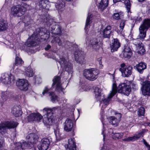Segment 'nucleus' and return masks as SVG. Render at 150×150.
<instances>
[{"label":"nucleus","mask_w":150,"mask_h":150,"mask_svg":"<svg viewBox=\"0 0 150 150\" xmlns=\"http://www.w3.org/2000/svg\"><path fill=\"white\" fill-rule=\"evenodd\" d=\"M26 10L24 6L20 5L14 6L11 8V13L15 17H20L24 14Z\"/></svg>","instance_id":"6e6552de"},{"label":"nucleus","mask_w":150,"mask_h":150,"mask_svg":"<svg viewBox=\"0 0 150 150\" xmlns=\"http://www.w3.org/2000/svg\"><path fill=\"white\" fill-rule=\"evenodd\" d=\"M90 44L93 49L97 50L100 47L101 42L99 38H94L90 40Z\"/></svg>","instance_id":"5701e85b"},{"label":"nucleus","mask_w":150,"mask_h":150,"mask_svg":"<svg viewBox=\"0 0 150 150\" xmlns=\"http://www.w3.org/2000/svg\"><path fill=\"white\" fill-rule=\"evenodd\" d=\"M125 20H121L120 24L119 30L117 31L118 33L120 34L122 36L124 35L123 29L125 25Z\"/></svg>","instance_id":"f704fd0d"},{"label":"nucleus","mask_w":150,"mask_h":150,"mask_svg":"<svg viewBox=\"0 0 150 150\" xmlns=\"http://www.w3.org/2000/svg\"><path fill=\"white\" fill-rule=\"evenodd\" d=\"M118 91L119 93H122L124 95L128 96L131 91V87L129 85L123 83L119 85Z\"/></svg>","instance_id":"f8f14e48"},{"label":"nucleus","mask_w":150,"mask_h":150,"mask_svg":"<svg viewBox=\"0 0 150 150\" xmlns=\"http://www.w3.org/2000/svg\"><path fill=\"white\" fill-rule=\"evenodd\" d=\"M113 1L114 3H116L117 2L119 1H123L124 0H113Z\"/></svg>","instance_id":"69168bd1"},{"label":"nucleus","mask_w":150,"mask_h":150,"mask_svg":"<svg viewBox=\"0 0 150 150\" xmlns=\"http://www.w3.org/2000/svg\"><path fill=\"white\" fill-rule=\"evenodd\" d=\"M85 56L83 52L82 51H76L75 52L74 57L76 61L81 64H84L85 63Z\"/></svg>","instance_id":"4468645a"},{"label":"nucleus","mask_w":150,"mask_h":150,"mask_svg":"<svg viewBox=\"0 0 150 150\" xmlns=\"http://www.w3.org/2000/svg\"><path fill=\"white\" fill-rule=\"evenodd\" d=\"M125 4L126 6L127 12L129 13L130 10L131 4L129 0H125Z\"/></svg>","instance_id":"09e8293b"},{"label":"nucleus","mask_w":150,"mask_h":150,"mask_svg":"<svg viewBox=\"0 0 150 150\" xmlns=\"http://www.w3.org/2000/svg\"><path fill=\"white\" fill-rule=\"evenodd\" d=\"M35 112L31 113L28 116V122L35 121Z\"/></svg>","instance_id":"8fccbe9b"},{"label":"nucleus","mask_w":150,"mask_h":150,"mask_svg":"<svg viewBox=\"0 0 150 150\" xmlns=\"http://www.w3.org/2000/svg\"><path fill=\"white\" fill-rule=\"evenodd\" d=\"M138 38L136 39H134L133 40V42L135 45L136 46V47H137L139 46H140L142 45V43L141 41H142L144 39H142L140 38L139 37V35H138Z\"/></svg>","instance_id":"58836bf2"},{"label":"nucleus","mask_w":150,"mask_h":150,"mask_svg":"<svg viewBox=\"0 0 150 150\" xmlns=\"http://www.w3.org/2000/svg\"><path fill=\"white\" fill-rule=\"evenodd\" d=\"M117 92V85L114 82L112 84V90L110 93L108 95V98H102L101 100H100V104H103L102 106L104 105L105 106L107 105L110 100V99L114 95H115Z\"/></svg>","instance_id":"9d476101"},{"label":"nucleus","mask_w":150,"mask_h":150,"mask_svg":"<svg viewBox=\"0 0 150 150\" xmlns=\"http://www.w3.org/2000/svg\"><path fill=\"white\" fill-rule=\"evenodd\" d=\"M12 79L13 81L14 80L13 76L11 74H3L1 77V81L3 83L7 85L11 83V80Z\"/></svg>","instance_id":"a211bd4d"},{"label":"nucleus","mask_w":150,"mask_h":150,"mask_svg":"<svg viewBox=\"0 0 150 150\" xmlns=\"http://www.w3.org/2000/svg\"><path fill=\"white\" fill-rule=\"evenodd\" d=\"M41 79L40 78H38V77H35V82L38 83L40 81Z\"/></svg>","instance_id":"052dcab7"},{"label":"nucleus","mask_w":150,"mask_h":150,"mask_svg":"<svg viewBox=\"0 0 150 150\" xmlns=\"http://www.w3.org/2000/svg\"><path fill=\"white\" fill-rule=\"evenodd\" d=\"M16 85L21 90L26 91L28 88L29 84L28 81L24 79H19L16 83Z\"/></svg>","instance_id":"ddd939ff"},{"label":"nucleus","mask_w":150,"mask_h":150,"mask_svg":"<svg viewBox=\"0 0 150 150\" xmlns=\"http://www.w3.org/2000/svg\"><path fill=\"white\" fill-rule=\"evenodd\" d=\"M29 19V18H28L27 16H25L24 18V19L25 21H27L28 20H29V21H28L24 22L25 23V26L29 25V24L30 23L33 22V21L32 20H30Z\"/></svg>","instance_id":"5fc2aeb1"},{"label":"nucleus","mask_w":150,"mask_h":150,"mask_svg":"<svg viewBox=\"0 0 150 150\" xmlns=\"http://www.w3.org/2000/svg\"><path fill=\"white\" fill-rule=\"evenodd\" d=\"M123 134V133L122 132L114 133L113 132H112L111 134V135L113 139L117 140L122 138Z\"/></svg>","instance_id":"e433bc0d"},{"label":"nucleus","mask_w":150,"mask_h":150,"mask_svg":"<svg viewBox=\"0 0 150 150\" xmlns=\"http://www.w3.org/2000/svg\"><path fill=\"white\" fill-rule=\"evenodd\" d=\"M13 114L16 117H18L22 114V112L21 110V107L20 106H14L12 111Z\"/></svg>","instance_id":"cd10ccee"},{"label":"nucleus","mask_w":150,"mask_h":150,"mask_svg":"<svg viewBox=\"0 0 150 150\" xmlns=\"http://www.w3.org/2000/svg\"><path fill=\"white\" fill-rule=\"evenodd\" d=\"M136 48L138 50V53L141 54H142L145 52V50L144 48L142 45L139 46L138 47H137Z\"/></svg>","instance_id":"79ce46f5"},{"label":"nucleus","mask_w":150,"mask_h":150,"mask_svg":"<svg viewBox=\"0 0 150 150\" xmlns=\"http://www.w3.org/2000/svg\"><path fill=\"white\" fill-rule=\"evenodd\" d=\"M99 74L98 70L96 69H86L84 71V75L86 78L90 81H94L97 78Z\"/></svg>","instance_id":"0eeeda50"},{"label":"nucleus","mask_w":150,"mask_h":150,"mask_svg":"<svg viewBox=\"0 0 150 150\" xmlns=\"http://www.w3.org/2000/svg\"><path fill=\"white\" fill-rule=\"evenodd\" d=\"M112 145H109L106 144H104L103 145V147L101 148V150L103 149L105 150H113V149H112Z\"/></svg>","instance_id":"49530a36"},{"label":"nucleus","mask_w":150,"mask_h":150,"mask_svg":"<svg viewBox=\"0 0 150 150\" xmlns=\"http://www.w3.org/2000/svg\"><path fill=\"white\" fill-rule=\"evenodd\" d=\"M55 5L57 10L62 11L65 6V3L62 0H59L55 3Z\"/></svg>","instance_id":"7c9ffc66"},{"label":"nucleus","mask_w":150,"mask_h":150,"mask_svg":"<svg viewBox=\"0 0 150 150\" xmlns=\"http://www.w3.org/2000/svg\"><path fill=\"white\" fill-rule=\"evenodd\" d=\"M23 63L21 59L16 55L15 65L17 66L22 64Z\"/></svg>","instance_id":"37998d69"},{"label":"nucleus","mask_w":150,"mask_h":150,"mask_svg":"<svg viewBox=\"0 0 150 150\" xmlns=\"http://www.w3.org/2000/svg\"><path fill=\"white\" fill-rule=\"evenodd\" d=\"M71 45V43L67 41H64V42L62 43V46L66 48H68L70 47Z\"/></svg>","instance_id":"3c124183"},{"label":"nucleus","mask_w":150,"mask_h":150,"mask_svg":"<svg viewBox=\"0 0 150 150\" xmlns=\"http://www.w3.org/2000/svg\"><path fill=\"white\" fill-rule=\"evenodd\" d=\"M92 15L90 13H88L86 21L85 27V30H86L90 27V24L92 22Z\"/></svg>","instance_id":"c9c22d12"},{"label":"nucleus","mask_w":150,"mask_h":150,"mask_svg":"<svg viewBox=\"0 0 150 150\" xmlns=\"http://www.w3.org/2000/svg\"><path fill=\"white\" fill-rule=\"evenodd\" d=\"M150 28V19H145L140 26L139 37L141 39H144L146 36V31Z\"/></svg>","instance_id":"20e7f679"},{"label":"nucleus","mask_w":150,"mask_h":150,"mask_svg":"<svg viewBox=\"0 0 150 150\" xmlns=\"http://www.w3.org/2000/svg\"><path fill=\"white\" fill-rule=\"evenodd\" d=\"M38 138L37 136L34 133L29 134L26 137L28 142L31 144H36L38 142Z\"/></svg>","instance_id":"4be33fe9"},{"label":"nucleus","mask_w":150,"mask_h":150,"mask_svg":"<svg viewBox=\"0 0 150 150\" xmlns=\"http://www.w3.org/2000/svg\"><path fill=\"white\" fill-rule=\"evenodd\" d=\"M132 53L129 47L127 45L124 46V49L123 51V54L125 58H129L130 57Z\"/></svg>","instance_id":"393cba45"},{"label":"nucleus","mask_w":150,"mask_h":150,"mask_svg":"<svg viewBox=\"0 0 150 150\" xmlns=\"http://www.w3.org/2000/svg\"><path fill=\"white\" fill-rule=\"evenodd\" d=\"M102 58L101 57H99L97 59V61L98 62L99 64L100 65L99 67L100 69H102L103 67V65L102 64Z\"/></svg>","instance_id":"6e6d98bb"},{"label":"nucleus","mask_w":150,"mask_h":150,"mask_svg":"<svg viewBox=\"0 0 150 150\" xmlns=\"http://www.w3.org/2000/svg\"><path fill=\"white\" fill-rule=\"evenodd\" d=\"M4 144V140L3 138L1 137L0 139V148L3 146Z\"/></svg>","instance_id":"13d9d810"},{"label":"nucleus","mask_w":150,"mask_h":150,"mask_svg":"<svg viewBox=\"0 0 150 150\" xmlns=\"http://www.w3.org/2000/svg\"><path fill=\"white\" fill-rule=\"evenodd\" d=\"M18 123L15 121H7L0 124V133L4 134L7 133L8 130L16 127Z\"/></svg>","instance_id":"423d86ee"},{"label":"nucleus","mask_w":150,"mask_h":150,"mask_svg":"<svg viewBox=\"0 0 150 150\" xmlns=\"http://www.w3.org/2000/svg\"><path fill=\"white\" fill-rule=\"evenodd\" d=\"M143 142L146 146H147V150H150V146L148 144L146 141L144 139H143Z\"/></svg>","instance_id":"bf43d9fd"},{"label":"nucleus","mask_w":150,"mask_h":150,"mask_svg":"<svg viewBox=\"0 0 150 150\" xmlns=\"http://www.w3.org/2000/svg\"><path fill=\"white\" fill-rule=\"evenodd\" d=\"M59 63L61 66L62 68H65V71L68 73H70L72 69V65L69 62V59L67 57H60L59 61Z\"/></svg>","instance_id":"1a4fd4ad"},{"label":"nucleus","mask_w":150,"mask_h":150,"mask_svg":"<svg viewBox=\"0 0 150 150\" xmlns=\"http://www.w3.org/2000/svg\"><path fill=\"white\" fill-rule=\"evenodd\" d=\"M135 67L140 73L142 74L144 70L146 68V65L145 63L141 62L137 64Z\"/></svg>","instance_id":"c756f323"},{"label":"nucleus","mask_w":150,"mask_h":150,"mask_svg":"<svg viewBox=\"0 0 150 150\" xmlns=\"http://www.w3.org/2000/svg\"><path fill=\"white\" fill-rule=\"evenodd\" d=\"M73 127V123L72 120L68 118L67 119L64 123V129L67 132L72 130Z\"/></svg>","instance_id":"b1692460"},{"label":"nucleus","mask_w":150,"mask_h":150,"mask_svg":"<svg viewBox=\"0 0 150 150\" xmlns=\"http://www.w3.org/2000/svg\"><path fill=\"white\" fill-rule=\"evenodd\" d=\"M132 66H128L125 67V68L119 69V70L121 71L123 76L128 77L132 74Z\"/></svg>","instance_id":"6ab92c4d"},{"label":"nucleus","mask_w":150,"mask_h":150,"mask_svg":"<svg viewBox=\"0 0 150 150\" xmlns=\"http://www.w3.org/2000/svg\"><path fill=\"white\" fill-rule=\"evenodd\" d=\"M139 2H142L145 1V0H138Z\"/></svg>","instance_id":"774afa93"},{"label":"nucleus","mask_w":150,"mask_h":150,"mask_svg":"<svg viewBox=\"0 0 150 150\" xmlns=\"http://www.w3.org/2000/svg\"><path fill=\"white\" fill-rule=\"evenodd\" d=\"M123 16V13L122 12H119V13H115L113 16V18L115 19L118 20L120 19V17Z\"/></svg>","instance_id":"c03bdc74"},{"label":"nucleus","mask_w":150,"mask_h":150,"mask_svg":"<svg viewBox=\"0 0 150 150\" xmlns=\"http://www.w3.org/2000/svg\"><path fill=\"white\" fill-rule=\"evenodd\" d=\"M54 41L58 44L59 46H62V44L64 41L61 40L59 38L56 37L54 39Z\"/></svg>","instance_id":"603ef678"},{"label":"nucleus","mask_w":150,"mask_h":150,"mask_svg":"<svg viewBox=\"0 0 150 150\" xmlns=\"http://www.w3.org/2000/svg\"><path fill=\"white\" fill-rule=\"evenodd\" d=\"M142 92L144 96H150V81H146L143 82L142 84Z\"/></svg>","instance_id":"2eb2a0df"},{"label":"nucleus","mask_w":150,"mask_h":150,"mask_svg":"<svg viewBox=\"0 0 150 150\" xmlns=\"http://www.w3.org/2000/svg\"><path fill=\"white\" fill-rule=\"evenodd\" d=\"M121 68L120 69H122L123 68H125V67H126L127 66H126L125 64L124 63L122 64L120 66Z\"/></svg>","instance_id":"e2e57ef3"},{"label":"nucleus","mask_w":150,"mask_h":150,"mask_svg":"<svg viewBox=\"0 0 150 150\" xmlns=\"http://www.w3.org/2000/svg\"><path fill=\"white\" fill-rule=\"evenodd\" d=\"M7 26V23L4 21H0V31H3L6 30Z\"/></svg>","instance_id":"ea45409f"},{"label":"nucleus","mask_w":150,"mask_h":150,"mask_svg":"<svg viewBox=\"0 0 150 150\" xmlns=\"http://www.w3.org/2000/svg\"><path fill=\"white\" fill-rule=\"evenodd\" d=\"M120 46L119 41L117 39H114L112 40V43L110 44V48L111 52H113L117 51Z\"/></svg>","instance_id":"412c9836"},{"label":"nucleus","mask_w":150,"mask_h":150,"mask_svg":"<svg viewBox=\"0 0 150 150\" xmlns=\"http://www.w3.org/2000/svg\"><path fill=\"white\" fill-rule=\"evenodd\" d=\"M53 83L52 85V86L51 88H49L47 86L45 87L43 90L42 92V94L44 95L45 94H46L49 91V96H51V100L53 102H55L56 100L58 101L57 96L55 95L54 93L53 92L49 91L51 90L52 88H53L54 86L56 85V89L59 92L62 91L64 88H62L60 85V78L59 76H55L53 80Z\"/></svg>","instance_id":"f257e3e1"},{"label":"nucleus","mask_w":150,"mask_h":150,"mask_svg":"<svg viewBox=\"0 0 150 150\" xmlns=\"http://www.w3.org/2000/svg\"><path fill=\"white\" fill-rule=\"evenodd\" d=\"M15 146L16 147L17 149H21V143L20 142H18L17 143H16L15 144Z\"/></svg>","instance_id":"4d7b16f0"},{"label":"nucleus","mask_w":150,"mask_h":150,"mask_svg":"<svg viewBox=\"0 0 150 150\" xmlns=\"http://www.w3.org/2000/svg\"><path fill=\"white\" fill-rule=\"evenodd\" d=\"M103 114V112H101V121H102V124H103V127H104V123L103 122V117H102Z\"/></svg>","instance_id":"680f3d73"},{"label":"nucleus","mask_w":150,"mask_h":150,"mask_svg":"<svg viewBox=\"0 0 150 150\" xmlns=\"http://www.w3.org/2000/svg\"><path fill=\"white\" fill-rule=\"evenodd\" d=\"M51 30V33L54 34H60L61 33V27L59 25L55 24L52 26Z\"/></svg>","instance_id":"a878e982"},{"label":"nucleus","mask_w":150,"mask_h":150,"mask_svg":"<svg viewBox=\"0 0 150 150\" xmlns=\"http://www.w3.org/2000/svg\"><path fill=\"white\" fill-rule=\"evenodd\" d=\"M47 1L46 0H42L39 2V6L41 9H43L44 10H47L46 8L48 4H47Z\"/></svg>","instance_id":"4c0bfd02"},{"label":"nucleus","mask_w":150,"mask_h":150,"mask_svg":"<svg viewBox=\"0 0 150 150\" xmlns=\"http://www.w3.org/2000/svg\"><path fill=\"white\" fill-rule=\"evenodd\" d=\"M102 134H103V139L104 140V138H105V135L104 134V130H102Z\"/></svg>","instance_id":"338daca9"},{"label":"nucleus","mask_w":150,"mask_h":150,"mask_svg":"<svg viewBox=\"0 0 150 150\" xmlns=\"http://www.w3.org/2000/svg\"><path fill=\"white\" fill-rule=\"evenodd\" d=\"M143 131H139V132H137L133 136L129 137L122 140L124 141H134L138 139L141 137H142L143 135Z\"/></svg>","instance_id":"aec40b11"},{"label":"nucleus","mask_w":150,"mask_h":150,"mask_svg":"<svg viewBox=\"0 0 150 150\" xmlns=\"http://www.w3.org/2000/svg\"><path fill=\"white\" fill-rule=\"evenodd\" d=\"M150 28V19H145L140 26L139 37L141 39H144L146 36V31Z\"/></svg>","instance_id":"39448f33"},{"label":"nucleus","mask_w":150,"mask_h":150,"mask_svg":"<svg viewBox=\"0 0 150 150\" xmlns=\"http://www.w3.org/2000/svg\"><path fill=\"white\" fill-rule=\"evenodd\" d=\"M111 27L110 26H107L102 32L103 37L104 38H110L111 33Z\"/></svg>","instance_id":"bb28decb"},{"label":"nucleus","mask_w":150,"mask_h":150,"mask_svg":"<svg viewBox=\"0 0 150 150\" xmlns=\"http://www.w3.org/2000/svg\"><path fill=\"white\" fill-rule=\"evenodd\" d=\"M35 121H40L42 118V116L38 113H35Z\"/></svg>","instance_id":"de8ad7c7"},{"label":"nucleus","mask_w":150,"mask_h":150,"mask_svg":"<svg viewBox=\"0 0 150 150\" xmlns=\"http://www.w3.org/2000/svg\"><path fill=\"white\" fill-rule=\"evenodd\" d=\"M51 47V46L50 45H48L47 47L45 48V49L46 50H48Z\"/></svg>","instance_id":"0e129e2a"},{"label":"nucleus","mask_w":150,"mask_h":150,"mask_svg":"<svg viewBox=\"0 0 150 150\" xmlns=\"http://www.w3.org/2000/svg\"><path fill=\"white\" fill-rule=\"evenodd\" d=\"M138 115L139 116H144L145 113V110L143 107L139 108L138 110Z\"/></svg>","instance_id":"a18cd8bd"},{"label":"nucleus","mask_w":150,"mask_h":150,"mask_svg":"<svg viewBox=\"0 0 150 150\" xmlns=\"http://www.w3.org/2000/svg\"><path fill=\"white\" fill-rule=\"evenodd\" d=\"M121 117V114L119 113L117 114L116 117L111 116L108 118L109 123L114 127L117 126L120 122Z\"/></svg>","instance_id":"dca6fc26"},{"label":"nucleus","mask_w":150,"mask_h":150,"mask_svg":"<svg viewBox=\"0 0 150 150\" xmlns=\"http://www.w3.org/2000/svg\"><path fill=\"white\" fill-rule=\"evenodd\" d=\"M68 142L67 148H69V150H77L74 139L71 138L69 139Z\"/></svg>","instance_id":"c85d7f7f"},{"label":"nucleus","mask_w":150,"mask_h":150,"mask_svg":"<svg viewBox=\"0 0 150 150\" xmlns=\"http://www.w3.org/2000/svg\"><path fill=\"white\" fill-rule=\"evenodd\" d=\"M21 70L17 69V72L19 73L23 74L25 75L28 77H30L33 76V70L30 67H28L26 69L24 67H23Z\"/></svg>","instance_id":"f3484780"},{"label":"nucleus","mask_w":150,"mask_h":150,"mask_svg":"<svg viewBox=\"0 0 150 150\" xmlns=\"http://www.w3.org/2000/svg\"><path fill=\"white\" fill-rule=\"evenodd\" d=\"M57 108L56 107H54L52 108H46L43 109V111L45 115H44L43 122L45 125H52L54 117L53 115L54 111Z\"/></svg>","instance_id":"7ed1b4c3"},{"label":"nucleus","mask_w":150,"mask_h":150,"mask_svg":"<svg viewBox=\"0 0 150 150\" xmlns=\"http://www.w3.org/2000/svg\"><path fill=\"white\" fill-rule=\"evenodd\" d=\"M93 90L95 98L98 100H100L101 96V89L98 87H95Z\"/></svg>","instance_id":"473e14b6"},{"label":"nucleus","mask_w":150,"mask_h":150,"mask_svg":"<svg viewBox=\"0 0 150 150\" xmlns=\"http://www.w3.org/2000/svg\"><path fill=\"white\" fill-rule=\"evenodd\" d=\"M54 133L55 135L56 139L57 140H59L62 139L61 134L60 130L56 125L54 128Z\"/></svg>","instance_id":"72a5a7b5"},{"label":"nucleus","mask_w":150,"mask_h":150,"mask_svg":"<svg viewBox=\"0 0 150 150\" xmlns=\"http://www.w3.org/2000/svg\"><path fill=\"white\" fill-rule=\"evenodd\" d=\"M109 0H101L99 3L98 7L99 9L103 11L108 6Z\"/></svg>","instance_id":"2f4dec72"},{"label":"nucleus","mask_w":150,"mask_h":150,"mask_svg":"<svg viewBox=\"0 0 150 150\" xmlns=\"http://www.w3.org/2000/svg\"><path fill=\"white\" fill-rule=\"evenodd\" d=\"M41 31H44V34L45 35H49L50 33L46 30L45 28H41L40 32L39 33V35L37 34H35L34 32V33L31 35L27 40V41L25 43V45L28 47H32L35 46L36 45L39 44V42L40 41V39L38 38L39 35L42 36L41 35Z\"/></svg>","instance_id":"f03ea898"},{"label":"nucleus","mask_w":150,"mask_h":150,"mask_svg":"<svg viewBox=\"0 0 150 150\" xmlns=\"http://www.w3.org/2000/svg\"><path fill=\"white\" fill-rule=\"evenodd\" d=\"M30 144H27L25 142H23L21 143V149L23 150H24L25 149L29 147Z\"/></svg>","instance_id":"864d4df0"},{"label":"nucleus","mask_w":150,"mask_h":150,"mask_svg":"<svg viewBox=\"0 0 150 150\" xmlns=\"http://www.w3.org/2000/svg\"><path fill=\"white\" fill-rule=\"evenodd\" d=\"M9 93L8 92L5 91L2 92L1 98L4 101H6L9 97Z\"/></svg>","instance_id":"a19ab883"},{"label":"nucleus","mask_w":150,"mask_h":150,"mask_svg":"<svg viewBox=\"0 0 150 150\" xmlns=\"http://www.w3.org/2000/svg\"><path fill=\"white\" fill-rule=\"evenodd\" d=\"M52 142V139L50 137L44 138L41 140L39 144L38 145L39 150H47Z\"/></svg>","instance_id":"9b49d317"}]
</instances>
